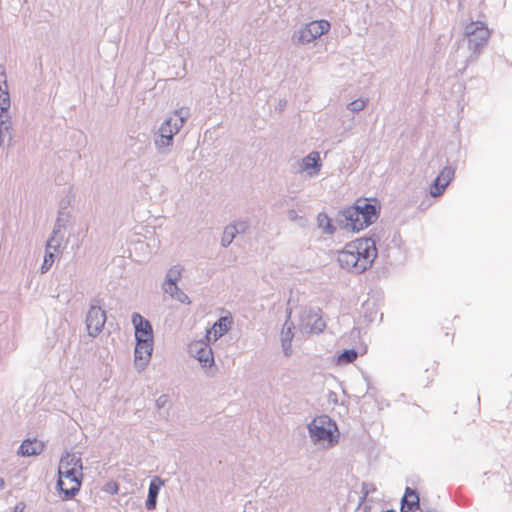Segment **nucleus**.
<instances>
[{
  "label": "nucleus",
  "mask_w": 512,
  "mask_h": 512,
  "mask_svg": "<svg viewBox=\"0 0 512 512\" xmlns=\"http://www.w3.org/2000/svg\"><path fill=\"white\" fill-rule=\"evenodd\" d=\"M106 490L110 493H117L118 491V485L116 482H110L107 484Z\"/></svg>",
  "instance_id": "bb28decb"
},
{
  "label": "nucleus",
  "mask_w": 512,
  "mask_h": 512,
  "mask_svg": "<svg viewBox=\"0 0 512 512\" xmlns=\"http://www.w3.org/2000/svg\"><path fill=\"white\" fill-rule=\"evenodd\" d=\"M236 228L234 226L226 227L223 233L222 242L223 245L226 246L231 243L232 239L235 236Z\"/></svg>",
  "instance_id": "412c9836"
},
{
  "label": "nucleus",
  "mask_w": 512,
  "mask_h": 512,
  "mask_svg": "<svg viewBox=\"0 0 512 512\" xmlns=\"http://www.w3.org/2000/svg\"><path fill=\"white\" fill-rule=\"evenodd\" d=\"M44 444L36 439H26L19 447L18 454L21 456H36L42 453Z\"/></svg>",
  "instance_id": "4468645a"
},
{
  "label": "nucleus",
  "mask_w": 512,
  "mask_h": 512,
  "mask_svg": "<svg viewBox=\"0 0 512 512\" xmlns=\"http://www.w3.org/2000/svg\"><path fill=\"white\" fill-rule=\"evenodd\" d=\"M106 322L105 311L100 307H91L86 318V326L89 335L96 336L103 329Z\"/></svg>",
  "instance_id": "9d476101"
},
{
  "label": "nucleus",
  "mask_w": 512,
  "mask_h": 512,
  "mask_svg": "<svg viewBox=\"0 0 512 512\" xmlns=\"http://www.w3.org/2000/svg\"><path fill=\"white\" fill-rule=\"evenodd\" d=\"M309 432L315 442L333 446L338 442L336 424L326 415L318 416L309 424Z\"/></svg>",
  "instance_id": "39448f33"
},
{
  "label": "nucleus",
  "mask_w": 512,
  "mask_h": 512,
  "mask_svg": "<svg viewBox=\"0 0 512 512\" xmlns=\"http://www.w3.org/2000/svg\"><path fill=\"white\" fill-rule=\"evenodd\" d=\"M319 159H320V154L318 152L311 153L310 155L307 156V160L315 161V160H319Z\"/></svg>",
  "instance_id": "cd10ccee"
},
{
  "label": "nucleus",
  "mask_w": 512,
  "mask_h": 512,
  "mask_svg": "<svg viewBox=\"0 0 512 512\" xmlns=\"http://www.w3.org/2000/svg\"><path fill=\"white\" fill-rule=\"evenodd\" d=\"M376 257L375 242L370 238L361 237L347 243L339 251L337 260L341 268L353 273H363L372 266Z\"/></svg>",
  "instance_id": "f257e3e1"
},
{
  "label": "nucleus",
  "mask_w": 512,
  "mask_h": 512,
  "mask_svg": "<svg viewBox=\"0 0 512 512\" xmlns=\"http://www.w3.org/2000/svg\"><path fill=\"white\" fill-rule=\"evenodd\" d=\"M419 508L418 494L411 488L407 487L402 499L401 512H417Z\"/></svg>",
  "instance_id": "2eb2a0df"
},
{
  "label": "nucleus",
  "mask_w": 512,
  "mask_h": 512,
  "mask_svg": "<svg viewBox=\"0 0 512 512\" xmlns=\"http://www.w3.org/2000/svg\"><path fill=\"white\" fill-rule=\"evenodd\" d=\"M132 324L136 339L134 363L139 370H143L153 352V329L150 322L138 313L132 315Z\"/></svg>",
  "instance_id": "20e7f679"
},
{
  "label": "nucleus",
  "mask_w": 512,
  "mask_h": 512,
  "mask_svg": "<svg viewBox=\"0 0 512 512\" xmlns=\"http://www.w3.org/2000/svg\"><path fill=\"white\" fill-rule=\"evenodd\" d=\"M232 325V317L231 316H224L221 317L214 325L211 327V329L207 330L206 333V340L207 342L216 341L221 336H223L225 333H227Z\"/></svg>",
  "instance_id": "f8f14e48"
},
{
  "label": "nucleus",
  "mask_w": 512,
  "mask_h": 512,
  "mask_svg": "<svg viewBox=\"0 0 512 512\" xmlns=\"http://www.w3.org/2000/svg\"><path fill=\"white\" fill-rule=\"evenodd\" d=\"M51 248V242L48 243L47 245V251H46V254L44 256V260H43V263H42V266H41V271L42 273H45L46 271H48L52 264L54 263V260H55V254L54 252H51L49 249Z\"/></svg>",
  "instance_id": "a211bd4d"
},
{
  "label": "nucleus",
  "mask_w": 512,
  "mask_h": 512,
  "mask_svg": "<svg viewBox=\"0 0 512 512\" xmlns=\"http://www.w3.org/2000/svg\"><path fill=\"white\" fill-rule=\"evenodd\" d=\"M191 349L203 366H211L214 363L213 352L208 343L196 342L191 345Z\"/></svg>",
  "instance_id": "ddd939ff"
},
{
  "label": "nucleus",
  "mask_w": 512,
  "mask_h": 512,
  "mask_svg": "<svg viewBox=\"0 0 512 512\" xmlns=\"http://www.w3.org/2000/svg\"><path fill=\"white\" fill-rule=\"evenodd\" d=\"M381 205L376 198L357 199L355 204L343 211L345 226L359 232L373 224L379 216Z\"/></svg>",
  "instance_id": "f03ea898"
},
{
  "label": "nucleus",
  "mask_w": 512,
  "mask_h": 512,
  "mask_svg": "<svg viewBox=\"0 0 512 512\" xmlns=\"http://www.w3.org/2000/svg\"><path fill=\"white\" fill-rule=\"evenodd\" d=\"M173 294H174V297H172V298L176 299L180 303H182V304L190 303L189 297L183 291H181L177 286L175 287V289H173Z\"/></svg>",
  "instance_id": "4be33fe9"
},
{
  "label": "nucleus",
  "mask_w": 512,
  "mask_h": 512,
  "mask_svg": "<svg viewBox=\"0 0 512 512\" xmlns=\"http://www.w3.org/2000/svg\"><path fill=\"white\" fill-rule=\"evenodd\" d=\"M181 273L182 269L177 266L172 267L167 273L163 289L166 293L170 294L171 297H174L173 289L177 286L176 283L180 279Z\"/></svg>",
  "instance_id": "dca6fc26"
},
{
  "label": "nucleus",
  "mask_w": 512,
  "mask_h": 512,
  "mask_svg": "<svg viewBox=\"0 0 512 512\" xmlns=\"http://www.w3.org/2000/svg\"><path fill=\"white\" fill-rule=\"evenodd\" d=\"M454 178V170L450 167H445L434 180L430 187V195L439 197L443 194L446 187Z\"/></svg>",
  "instance_id": "9b49d317"
},
{
  "label": "nucleus",
  "mask_w": 512,
  "mask_h": 512,
  "mask_svg": "<svg viewBox=\"0 0 512 512\" xmlns=\"http://www.w3.org/2000/svg\"><path fill=\"white\" fill-rule=\"evenodd\" d=\"M329 29L330 23L327 20L311 21L299 31V42L310 43L327 33Z\"/></svg>",
  "instance_id": "6e6552de"
},
{
  "label": "nucleus",
  "mask_w": 512,
  "mask_h": 512,
  "mask_svg": "<svg viewBox=\"0 0 512 512\" xmlns=\"http://www.w3.org/2000/svg\"><path fill=\"white\" fill-rule=\"evenodd\" d=\"M357 357L358 354L354 349L346 350L338 356V362L344 364L352 363Z\"/></svg>",
  "instance_id": "6ab92c4d"
},
{
  "label": "nucleus",
  "mask_w": 512,
  "mask_h": 512,
  "mask_svg": "<svg viewBox=\"0 0 512 512\" xmlns=\"http://www.w3.org/2000/svg\"><path fill=\"white\" fill-rule=\"evenodd\" d=\"M375 490H376V488H375L374 485L368 484V483H363V485H362L363 496H362V499H361V503L364 502V500L369 495V493L374 492Z\"/></svg>",
  "instance_id": "5701e85b"
},
{
  "label": "nucleus",
  "mask_w": 512,
  "mask_h": 512,
  "mask_svg": "<svg viewBox=\"0 0 512 512\" xmlns=\"http://www.w3.org/2000/svg\"><path fill=\"white\" fill-rule=\"evenodd\" d=\"M466 36L469 45L473 49H477L484 44L489 38V31L481 22H472L466 27Z\"/></svg>",
  "instance_id": "1a4fd4ad"
},
{
  "label": "nucleus",
  "mask_w": 512,
  "mask_h": 512,
  "mask_svg": "<svg viewBox=\"0 0 512 512\" xmlns=\"http://www.w3.org/2000/svg\"><path fill=\"white\" fill-rule=\"evenodd\" d=\"M82 461L74 453H66L58 467V487L66 498L76 495L82 483Z\"/></svg>",
  "instance_id": "7ed1b4c3"
},
{
  "label": "nucleus",
  "mask_w": 512,
  "mask_h": 512,
  "mask_svg": "<svg viewBox=\"0 0 512 512\" xmlns=\"http://www.w3.org/2000/svg\"><path fill=\"white\" fill-rule=\"evenodd\" d=\"M321 163L314 161L312 163L306 162L302 168V172H305L307 175L312 176L317 174L320 171Z\"/></svg>",
  "instance_id": "aec40b11"
},
{
  "label": "nucleus",
  "mask_w": 512,
  "mask_h": 512,
  "mask_svg": "<svg viewBox=\"0 0 512 512\" xmlns=\"http://www.w3.org/2000/svg\"><path fill=\"white\" fill-rule=\"evenodd\" d=\"M168 402V397L166 395H162L160 396L157 401H156V404H157V407L158 408H162L163 406H165V404Z\"/></svg>",
  "instance_id": "a878e982"
},
{
  "label": "nucleus",
  "mask_w": 512,
  "mask_h": 512,
  "mask_svg": "<svg viewBox=\"0 0 512 512\" xmlns=\"http://www.w3.org/2000/svg\"><path fill=\"white\" fill-rule=\"evenodd\" d=\"M385 512H396L395 510H387Z\"/></svg>",
  "instance_id": "c756f323"
},
{
  "label": "nucleus",
  "mask_w": 512,
  "mask_h": 512,
  "mask_svg": "<svg viewBox=\"0 0 512 512\" xmlns=\"http://www.w3.org/2000/svg\"><path fill=\"white\" fill-rule=\"evenodd\" d=\"M325 328V322L321 317H317L315 320V329L320 332Z\"/></svg>",
  "instance_id": "393cba45"
},
{
  "label": "nucleus",
  "mask_w": 512,
  "mask_h": 512,
  "mask_svg": "<svg viewBox=\"0 0 512 512\" xmlns=\"http://www.w3.org/2000/svg\"><path fill=\"white\" fill-rule=\"evenodd\" d=\"M188 117V111L177 110L159 128L155 139L158 147H168L172 144L173 136L179 132Z\"/></svg>",
  "instance_id": "423d86ee"
},
{
  "label": "nucleus",
  "mask_w": 512,
  "mask_h": 512,
  "mask_svg": "<svg viewBox=\"0 0 512 512\" xmlns=\"http://www.w3.org/2000/svg\"><path fill=\"white\" fill-rule=\"evenodd\" d=\"M365 107V102L363 100H355L351 103H349L348 108L351 111H359L362 110Z\"/></svg>",
  "instance_id": "b1692460"
},
{
  "label": "nucleus",
  "mask_w": 512,
  "mask_h": 512,
  "mask_svg": "<svg viewBox=\"0 0 512 512\" xmlns=\"http://www.w3.org/2000/svg\"><path fill=\"white\" fill-rule=\"evenodd\" d=\"M10 95L8 91L7 75L5 68L0 65V137H4V131H8L11 127L10 118L4 115L10 109Z\"/></svg>",
  "instance_id": "0eeeda50"
},
{
  "label": "nucleus",
  "mask_w": 512,
  "mask_h": 512,
  "mask_svg": "<svg viewBox=\"0 0 512 512\" xmlns=\"http://www.w3.org/2000/svg\"><path fill=\"white\" fill-rule=\"evenodd\" d=\"M25 509V505L23 503H19L14 507V512H23Z\"/></svg>",
  "instance_id": "c85d7f7f"
},
{
  "label": "nucleus",
  "mask_w": 512,
  "mask_h": 512,
  "mask_svg": "<svg viewBox=\"0 0 512 512\" xmlns=\"http://www.w3.org/2000/svg\"><path fill=\"white\" fill-rule=\"evenodd\" d=\"M163 485L164 482L159 477H155L152 479L149 486L148 499L146 501L147 509L151 510L155 508L159 490Z\"/></svg>",
  "instance_id": "f3484780"
}]
</instances>
